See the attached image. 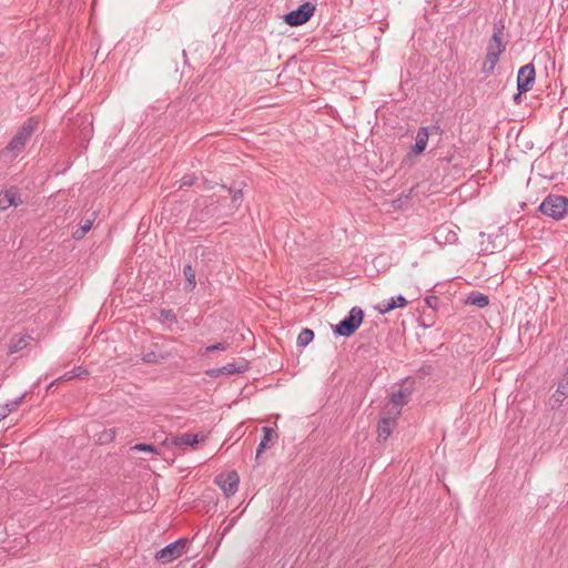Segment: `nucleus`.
Instances as JSON below:
<instances>
[{"label":"nucleus","instance_id":"f257e3e1","mask_svg":"<svg viewBox=\"0 0 568 568\" xmlns=\"http://www.w3.org/2000/svg\"><path fill=\"white\" fill-rule=\"evenodd\" d=\"M222 189L227 195H222L217 199L214 195L210 196L204 201L203 209L199 210L201 203L196 202L193 210L195 221L206 222L212 217L220 220L235 214L243 203L242 183L231 186L222 185Z\"/></svg>","mask_w":568,"mask_h":568},{"label":"nucleus","instance_id":"f03ea898","mask_svg":"<svg viewBox=\"0 0 568 568\" xmlns=\"http://www.w3.org/2000/svg\"><path fill=\"white\" fill-rule=\"evenodd\" d=\"M39 128V120L34 116L28 118L11 138L1 154L16 159L26 148L27 142Z\"/></svg>","mask_w":568,"mask_h":568},{"label":"nucleus","instance_id":"7ed1b4c3","mask_svg":"<svg viewBox=\"0 0 568 568\" xmlns=\"http://www.w3.org/2000/svg\"><path fill=\"white\" fill-rule=\"evenodd\" d=\"M538 211L552 220H562L568 215V199L564 195L549 194L540 203Z\"/></svg>","mask_w":568,"mask_h":568},{"label":"nucleus","instance_id":"20e7f679","mask_svg":"<svg viewBox=\"0 0 568 568\" xmlns=\"http://www.w3.org/2000/svg\"><path fill=\"white\" fill-rule=\"evenodd\" d=\"M363 320L364 311L359 306H354L343 320L333 326V334L339 337H349L361 327Z\"/></svg>","mask_w":568,"mask_h":568},{"label":"nucleus","instance_id":"39448f33","mask_svg":"<svg viewBox=\"0 0 568 568\" xmlns=\"http://www.w3.org/2000/svg\"><path fill=\"white\" fill-rule=\"evenodd\" d=\"M315 12V4L310 1L303 2L296 9L284 14V22L290 27H300L306 23Z\"/></svg>","mask_w":568,"mask_h":568},{"label":"nucleus","instance_id":"423d86ee","mask_svg":"<svg viewBox=\"0 0 568 568\" xmlns=\"http://www.w3.org/2000/svg\"><path fill=\"white\" fill-rule=\"evenodd\" d=\"M189 540L186 538H180L173 542H170L155 554V559L161 564H169L183 555L186 550Z\"/></svg>","mask_w":568,"mask_h":568},{"label":"nucleus","instance_id":"0eeeda50","mask_svg":"<svg viewBox=\"0 0 568 568\" xmlns=\"http://www.w3.org/2000/svg\"><path fill=\"white\" fill-rule=\"evenodd\" d=\"M432 133H442V129L439 125H430V126H422L417 130L416 138H415V144L410 146L409 154L412 155H420L426 150L429 135Z\"/></svg>","mask_w":568,"mask_h":568},{"label":"nucleus","instance_id":"6e6552de","mask_svg":"<svg viewBox=\"0 0 568 568\" xmlns=\"http://www.w3.org/2000/svg\"><path fill=\"white\" fill-rule=\"evenodd\" d=\"M214 481L223 490L226 497H231L239 489L240 477L239 474L233 470L217 475Z\"/></svg>","mask_w":568,"mask_h":568},{"label":"nucleus","instance_id":"1a4fd4ad","mask_svg":"<svg viewBox=\"0 0 568 568\" xmlns=\"http://www.w3.org/2000/svg\"><path fill=\"white\" fill-rule=\"evenodd\" d=\"M536 80V70L532 63L523 65L517 74V91L528 92L532 89Z\"/></svg>","mask_w":568,"mask_h":568},{"label":"nucleus","instance_id":"9d476101","mask_svg":"<svg viewBox=\"0 0 568 568\" xmlns=\"http://www.w3.org/2000/svg\"><path fill=\"white\" fill-rule=\"evenodd\" d=\"M397 425V416L383 415L377 424V440L386 442Z\"/></svg>","mask_w":568,"mask_h":568},{"label":"nucleus","instance_id":"9b49d317","mask_svg":"<svg viewBox=\"0 0 568 568\" xmlns=\"http://www.w3.org/2000/svg\"><path fill=\"white\" fill-rule=\"evenodd\" d=\"M408 304L407 300L403 295L392 296L388 300L379 302L375 306V311L379 314H386L395 308H403Z\"/></svg>","mask_w":568,"mask_h":568},{"label":"nucleus","instance_id":"f8f14e48","mask_svg":"<svg viewBox=\"0 0 568 568\" xmlns=\"http://www.w3.org/2000/svg\"><path fill=\"white\" fill-rule=\"evenodd\" d=\"M153 349L146 352L142 355L141 361L145 364H160L166 359H169L172 354L166 351H162L158 343L152 344Z\"/></svg>","mask_w":568,"mask_h":568},{"label":"nucleus","instance_id":"ddd939ff","mask_svg":"<svg viewBox=\"0 0 568 568\" xmlns=\"http://www.w3.org/2000/svg\"><path fill=\"white\" fill-rule=\"evenodd\" d=\"M20 203L21 200L17 192L10 190L0 192V211L7 210L10 206H17Z\"/></svg>","mask_w":568,"mask_h":568},{"label":"nucleus","instance_id":"4468645a","mask_svg":"<svg viewBox=\"0 0 568 568\" xmlns=\"http://www.w3.org/2000/svg\"><path fill=\"white\" fill-rule=\"evenodd\" d=\"M465 304L484 308L489 304V298L486 294L481 292L473 291L467 295Z\"/></svg>","mask_w":568,"mask_h":568},{"label":"nucleus","instance_id":"2eb2a0df","mask_svg":"<svg viewBox=\"0 0 568 568\" xmlns=\"http://www.w3.org/2000/svg\"><path fill=\"white\" fill-rule=\"evenodd\" d=\"M262 432H263V437L257 446L255 459H258L260 455L268 446L270 442H274L273 439L277 438V434L271 427L265 426L262 428Z\"/></svg>","mask_w":568,"mask_h":568},{"label":"nucleus","instance_id":"dca6fc26","mask_svg":"<svg viewBox=\"0 0 568 568\" xmlns=\"http://www.w3.org/2000/svg\"><path fill=\"white\" fill-rule=\"evenodd\" d=\"M410 395L408 389L400 388L390 395V403L397 408L395 416L400 414V408L406 404L407 397Z\"/></svg>","mask_w":568,"mask_h":568},{"label":"nucleus","instance_id":"f3484780","mask_svg":"<svg viewBox=\"0 0 568 568\" xmlns=\"http://www.w3.org/2000/svg\"><path fill=\"white\" fill-rule=\"evenodd\" d=\"M200 442L197 434H189L184 433L172 438V444L174 446H194Z\"/></svg>","mask_w":568,"mask_h":568},{"label":"nucleus","instance_id":"a211bd4d","mask_svg":"<svg viewBox=\"0 0 568 568\" xmlns=\"http://www.w3.org/2000/svg\"><path fill=\"white\" fill-rule=\"evenodd\" d=\"M30 339L31 336L27 334L12 337L9 344V354H14L26 348Z\"/></svg>","mask_w":568,"mask_h":568},{"label":"nucleus","instance_id":"6ab92c4d","mask_svg":"<svg viewBox=\"0 0 568 568\" xmlns=\"http://www.w3.org/2000/svg\"><path fill=\"white\" fill-rule=\"evenodd\" d=\"M504 30H505L504 20L499 19L493 26V34H491V38L489 40V43H496V44L499 43V44H506L507 45V41H503Z\"/></svg>","mask_w":568,"mask_h":568},{"label":"nucleus","instance_id":"aec40b11","mask_svg":"<svg viewBox=\"0 0 568 568\" xmlns=\"http://www.w3.org/2000/svg\"><path fill=\"white\" fill-rule=\"evenodd\" d=\"M183 275L185 277L184 290L186 292H192L196 286V280H195V271L193 270V267L190 263L184 265Z\"/></svg>","mask_w":568,"mask_h":568},{"label":"nucleus","instance_id":"412c9836","mask_svg":"<svg viewBox=\"0 0 568 568\" xmlns=\"http://www.w3.org/2000/svg\"><path fill=\"white\" fill-rule=\"evenodd\" d=\"M223 371V375H231L235 373H244L248 371V363L246 361H242L241 363H227L224 366H221Z\"/></svg>","mask_w":568,"mask_h":568},{"label":"nucleus","instance_id":"4be33fe9","mask_svg":"<svg viewBox=\"0 0 568 568\" xmlns=\"http://www.w3.org/2000/svg\"><path fill=\"white\" fill-rule=\"evenodd\" d=\"M500 57L496 55L495 52L486 53L485 60L481 65L483 73H491L497 63L499 62Z\"/></svg>","mask_w":568,"mask_h":568},{"label":"nucleus","instance_id":"5701e85b","mask_svg":"<svg viewBox=\"0 0 568 568\" xmlns=\"http://www.w3.org/2000/svg\"><path fill=\"white\" fill-rule=\"evenodd\" d=\"M314 338V332L311 328H303L297 336L296 344L300 347L307 346Z\"/></svg>","mask_w":568,"mask_h":568},{"label":"nucleus","instance_id":"b1692460","mask_svg":"<svg viewBox=\"0 0 568 568\" xmlns=\"http://www.w3.org/2000/svg\"><path fill=\"white\" fill-rule=\"evenodd\" d=\"M88 374H89V372L85 368H83L82 366H77L71 372H68V373L63 374L62 376H60L58 378V381L67 382L72 378L82 377Z\"/></svg>","mask_w":568,"mask_h":568},{"label":"nucleus","instance_id":"393cba45","mask_svg":"<svg viewBox=\"0 0 568 568\" xmlns=\"http://www.w3.org/2000/svg\"><path fill=\"white\" fill-rule=\"evenodd\" d=\"M567 398V395H565L564 392L559 390L558 388L555 390V393L552 394L550 400H549V406L551 409H557L559 408L562 403L565 402V399Z\"/></svg>","mask_w":568,"mask_h":568},{"label":"nucleus","instance_id":"a878e982","mask_svg":"<svg viewBox=\"0 0 568 568\" xmlns=\"http://www.w3.org/2000/svg\"><path fill=\"white\" fill-rule=\"evenodd\" d=\"M92 227V220H82L79 229L73 233L75 240L82 239Z\"/></svg>","mask_w":568,"mask_h":568},{"label":"nucleus","instance_id":"bb28decb","mask_svg":"<svg viewBox=\"0 0 568 568\" xmlns=\"http://www.w3.org/2000/svg\"><path fill=\"white\" fill-rule=\"evenodd\" d=\"M159 320L162 323H170V324H175L178 322L176 315L174 314V312L172 310H169V308H162L160 311Z\"/></svg>","mask_w":568,"mask_h":568},{"label":"nucleus","instance_id":"cd10ccee","mask_svg":"<svg viewBox=\"0 0 568 568\" xmlns=\"http://www.w3.org/2000/svg\"><path fill=\"white\" fill-rule=\"evenodd\" d=\"M116 432L114 428L105 429L100 436H99V443L100 444H108L112 442L115 438Z\"/></svg>","mask_w":568,"mask_h":568},{"label":"nucleus","instance_id":"c85d7f7f","mask_svg":"<svg viewBox=\"0 0 568 568\" xmlns=\"http://www.w3.org/2000/svg\"><path fill=\"white\" fill-rule=\"evenodd\" d=\"M131 449L136 450V452L158 454L156 447L152 444H145V443L136 444Z\"/></svg>","mask_w":568,"mask_h":568},{"label":"nucleus","instance_id":"c756f323","mask_svg":"<svg viewBox=\"0 0 568 568\" xmlns=\"http://www.w3.org/2000/svg\"><path fill=\"white\" fill-rule=\"evenodd\" d=\"M506 50V44L489 43L487 45V53L495 52L496 55H501Z\"/></svg>","mask_w":568,"mask_h":568},{"label":"nucleus","instance_id":"7c9ffc66","mask_svg":"<svg viewBox=\"0 0 568 568\" xmlns=\"http://www.w3.org/2000/svg\"><path fill=\"white\" fill-rule=\"evenodd\" d=\"M196 180L197 179L194 174H185L181 179L180 187L194 185Z\"/></svg>","mask_w":568,"mask_h":568},{"label":"nucleus","instance_id":"2f4dec72","mask_svg":"<svg viewBox=\"0 0 568 568\" xmlns=\"http://www.w3.org/2000/svg\"><path fill=\"white\" fill-rule=\"evenodd\" d=\"M557 388L568 396V367L566 368L562 378L559 381Z\"/></svg>","mask_w":568,"mask_h":568},{"label":"nucleus","instance_id":"473e14b6","mask_svg":"<svg viewBox=\"0 0 568 568\" xmlns=\"http://www.w3.org/2000/svg\"><path fill=\"white\" fill-rule=\"evenodd\" d=\"M24 396H26V394H22L21 396L14 398L10 403L4 404L6 406H9L10 413L13 412L14 409H17L21 405Z\"/></svg>","mask_w":568,"mask_h":568},{"label":"nucleus","instance_id":"72a5a7b5","mask_svg":"<svg viewBox=\"0 0 568 568\" xmlns=\"http://www.w3.org/2000/svg\"><path fill=\"white\" fill-rule=\"evenodd\" d=\"M227 343H216L206 347V353L215 352V351H225L227 349Z\"/></svg>","mask_w":568,"mask_h":568},{"label":"nucleus","instance_id":"f704fd0d","mask_svg":"<svg viewBox=\"0 0 568 568\" xmlns=\"http://www.w3.org/2000/svg\"><path fill=\"white\" fill-rule=\"evenodd\" d=\"M425 303L428 307L433 308V310H436L438 307V304H439V298L435 295H432V296H427L425 298Z\"/></svg>","mask_w":568,"mask_h":568},{"label":"nucleus","instance_id":"c9c22d12","mask_svg":"<svg viewBox=\"0 0 568 568\" xmlns=\"http://www.w3.org/2000/svg\"><path fill=\"white\" fill-rule=\"evenodd\" d=\"M206 375L213 378H216L221 375H223L222 367L211 368L206 371Z\"/></svg>","mask_w":568,"mask_h":568},{"label":"nucleus","instance_id":"e433bc0d","mask_svg":"<svg viewBox=\"0 0 568 568\" xmlns=\"http://www.w3.org/2000/svg\"><path fill=\"white\" fill-rule=\"evenodd\" d=\"M236 524V518H232L230 523L224 527L221 537L223 538Z\"/></svg>","mask_w":568,"mask_h":568},{"label":"nucleus","instance_id":"4c0bfd02","mask_svg":"<svg viewBox=\"0 0 568 568\" xmlns=\"http://www.w3.org/2000/svg\"><path fill=\"white\" fill-rule=\"evenodd\" d=\"M418 372L422 374V375H429L432 374L433 372V367L432 365L429 364H424L419 369Z\"/></svg>","mask_w":568,"mask_h":568},{"label":"nucleus","instance_id":"58836bf2","mask_svg":"<svg viewBox=\"0 0 568 568\" xmlns=\"http://www.w3.org/2000/svg\"><path fill=\"white\" fill-rule=\"evenodd\" d=\"M10 414L9 406L0 405V422L4 419Z\"/></svg>","mask_w":568,"mask_h":568},{"label":"nucleus","instance_id":"ea45409f","mask_svg":"<svg viewBox=\"0 0 568 568\" xmlns=\"http://www.w3.org/2000/svg\"><path fill=\"white\" fill-rule=\"evenodd\" d=\"M203 187L206 189V190H212L214 187V184L209 181L207 179H203Z\"/></svg>","mask_w":568,"mask_h":568},{"label":"nucleus","instance_id":"a19ab883","mask_svg":"<svg viewBox=\"0 0 568 568\" xmlns=\"http://www.w3.org/2000/svg\"><path fill=\"white\" fill-rule=\"evenodd\" d=\"M524 92L517 91V93L514 95V101L519 104L521 102V95Z\"/></svg>","mask_w":568,"mask_h":568},{"label":"nucleus","instance_id":"79ce46f5","mask_svg":"<svg viewBox=\"0 0 568 568\" xmlns=\"http://www.w3.org/2000/svg\"><path fill=\"white\" fill-rule=\"evenodd\" d=\"M61 381H58V378L55 381H53L51 384H49V386L47 387V390L53 388V386L58 383H60Z\"/></svg>","mask_w":568,"mask_h":568}]
</instances>
